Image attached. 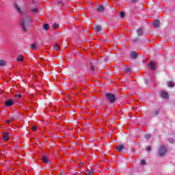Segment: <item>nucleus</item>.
<instances>
[{"mask_svg":"<svg viewBox=\"0 0 175 175\" xmlns=\"http://www.w3.org/2000/svg\"><path fill=\"white\" fill-rule=\"evenodd\" d=\"M31 20L32 18H31V16L28 15L25 16L22 18L21 24L22 29H23L25 32H27V31H28V27H31Z\"/></svg>","mask_w":175,"mask_h":175,"instance_id":"obj_1","label":"nucleus"},{"mask_svg":"<svg viewBox=\"0 0 175 175\" xmlns=\"http://www.w3.org/2000/svg\"><path fill=\"white\" fill-rule=\"evenodd\" d=\"M105 98L109 102V103H116V101L117 100V98H116V95L111 94V93H106L105 94Z\"/></svg>","mask_w":175,"mask_h":175,"instance_id":"obj_2","label":"nucleus"},{"mask_svg":"<svg viewBox=\"0 0 175 175\" xmlns=\"http://www.w3.org/2000/svg\"><path fill=\"white\" fill-rule=\"evenodd\" d=\"M166 146H161L159 149V154L160 157H163L167 152Z\"/></svg>","mask_w":175,"mask_h":175,"instance_id":"obj_3","label":"nucleus"},{"mask_svg":"<svg viewBox=\"0 0 175 175\" xmlns=\"http://www.w3.org/2000/svg\"><path fill=\"white\" fill-rule=\"evenodd\" d=\"M94 27L95 32H97L98 33H100L103 31V29H102V26L99 25H95Z\"/></svg>","mask_w":175,"mask_h":175,"instance_id":"obj_4","label":"nucleus"},{"mask_svg":"<svg viewBox=\"0 0 175 175\" xmlns=\"http://www.w3.org/2000/svg\"><path fill=\"white\" fill-rule=\"evenodd\" d=\"M159 95L163 99H167L169 98V94L166 92H160Z\"/></svg>","mask_w":175,"mask_h":175,"instance_id":"obj_5","label":"nucleus"},{"mask_svg":"<svg viewBox=\"0 0 175 175\" xmlns=\"http://www.w3.org/2000/svg\"><path fill=\"white\" fill-rule=\"evenodd\" d=\"M14 105V101L13 100H8L5 102V107H10V106H13Z\"/></svg>","mask_w":175,"mask_h":175,"instance_id":"obj_6","label":"nucleus"},{"mask_svg":"<svg viewBox=\"0 0 175 175\" xmlns=\"http://www.w3.org/2000/svg\"><path fill=\"white\" fill-rule=\"evenodd\" d=\"M96 10L97 12H98L99 13H103V12L105 11V7H103V5H98L96 8Z\"/></svg>","mask_w":175,"mask_h":175,"instance_id":"obj_7","label":"nucleus"},{"mask_svg":"<svg viewBox=\"0 0 175 175\" xmlns=\"http://www.w3.org/2000/svg\"><path fill=\"white\" fill-rule=\"evenodd\" d=\"M124 148H125V146H124V145H118V147L116 148V150L119 152H122Z\"/></svg>","mask_w":175,"mask_h":175,"instance_id":"obj_8","label":"nucleus"},{"mask_svg":"<svg viewBox=\"0 0 175 175\" xmlns=\"http://www.w3.org/2000/svg\"><path fill=\"white\" fill-rule=\"evenodd\" d=\"M10 137L8 133H3V140H4V142H6L8 139H10Z\"/></svg>","mask_w":175,"mask_h":175,"instance_id":"obj_9","label":"nucleus"},{"mask_svg":"<svg viewBox=\"0 0 175 175\" xmlns=\"http://www.w3.org/2000/svg\"><path fill=\"white\" fill-rule=\"evenodd\" d=\"M42 159L44 163H50V161H49V157L46 155H43Z\"/></svg>","mask_w":175,"mask_h":175,"instance_id":"obj_10","label":"nucleus"},{"mask_svg":"<svg viewBox=\"0 0 175 175\" xmlns=\"http://www.w3.org/2000/svg\"><path fill=\"white\" fill-rule=\"evenodd\" d=\"M149 67L150 70H155L156 69V64L154 62H150L149 64Z\"/></svg>","mask_w":175,"mask_h":175,"instance_id":"obj_11","label":"nucleus"},{"mask_svg":"<svg viewBox=\"0 0 175 175\" xmlns=\"http://www.w3.org/2000/svg\"><path fill=\"white\" fill-rule=\"evenodd\" d=\"M153 25L154 28H158L161 25V22L158 20H156L153 23Z\"/></svg>","mask_w":175,"mask_h":175,"instance_id":"obj_12","label":"nucleus"},{"mask_svg":"<svg viewBox=\"0 0 175 175\" xmlns=\"http://www.w3.org/2000/svg\"><path fill=\"white\" fill-rule=\"evenodd\" d=\"M131 58H137V57H139V55H137V53H136V51H131Z\"/></svg>","mask_w":175,"mask_h":175,"instance_id":"obj_13","label":"nucleus"},{"mask_svg":"<svg viewBox=\"0 0 175 175\" xmlns=\"http://www.w3.org/2000/svg\"><path fill=\"white\" fill-rule=\"evenodd\" d=\"M137 33L138 35V36H142V35H143V28H139L137 30Z\"/></svg>","mask_w":175,"mask_h":175,"instance_id":"obj_14","label":"nucleus"},{"mask_svg":"<svg viewBox=\"0 0 175 175\" xmlns=\"http://www.w3.org/2000/svg\"><path fill=\"white\" fill-rule=\"evenodd\" d=\"M14 6L15 9L18 12V13H21V9H20V7L17 5V3H14Z\"/></svg>","mask_w":175,"mask_h":175,"instance_id":"obj_15","label":"nucleus"},{"mask_svg":"<svg viewBox=\"0 0 175 175\" xmlns=\"http://www.w3.org/2000/svg\"><path fill=\"white\" fill-rule=\"evenodd\" d=\"M167 84V87H170V88H173V87H174V83L172 81H168Z\"/></svg>","mask_w":175,"mask_h":175,"instance_id":"obj_16","label":"nucleus"},{"mask_svg":"<svg viewBox=\"0 0 175 175\" xmlns=\"http://www.w3.org/2000/svg\"><path fill=\"white\" fill-rule=\"evenodd\" d=\"M0 66H6V61L0 59Z\"/></svg>","mask_w":175,"mask_h":175,"instance_id":"obj_17","label":"nucleus"},{"mask_svg":"<svg viewBox=\"0 0 175 175\" xmlns=\"http://www.w3.org/2000/svg\"><path fill=\"white\" fill-rule=\"evenodd\" d=\"M131 72H132V70H131V68L126 67V68H124V72H126L127 75H129Z\"/></svg>","mask_w":175,"mask_h":175,"instance_id":"obj_18","label":"nucleus"},{"mask_svg":"<svg viewBox=\"0 0 175 175\" xmlns=\"http://www.w3.org/2000/svg\"><path fill=\"white\" fill-rule=\"evenodd\" d=\"M119 16L120 18H124V17H125V12L121 11L119 14Z\"/></svg>","mask_w":175,"mask_h":175,"instance_id":"obj_19","label":"nucleus"},{"mask_svg":"<svg viewBox=\"0 0 175 175\" xmlns=\"http://www.w3.org/2000/svg\"><path fill=\"white\" fill-rule=\"evenodd\" d=\"M31 47L32 50H38V48L36 47V43H33L31 45Z\"/></svg>","mask_w":175,"mask_h":175,"instance_id":"obj_20","label":"nucleus"},{"mask_svg":"<svg viewBox=\"0 0 175 175\" xmlns=\"http://www.w3.org/2000/svg\"><path fill=\"white\" fill-rule=\"evenodd\" d=\"M49 28H50V27L49 26V24H44V25H43V29H44L45 31H47V29H49Z\"/></svg>","mask_w":175,"mask_h":175,"instance_id":"obj_21","label":"nucleus"},{"mask_svg":"<svg viewBox=\"0 0 175 175\" xmlns=\"http://www.w3.org/2000/svg\"><path fill=\"white\" fill-rule=\"evenodd\" d=\"M94 173V170H88V171H87V172H86V174H88V175H91V174H92Z\"/></svg>","mask_w":175,"mask_h":175,"instance_id":"obj_22","label":"nucleus"},{"mask_svg":"<svg viewBox=\"0 0 175 175\" xmlns=\"http://www.w3.org/2000/svg\"><path fill=\"white\" fill-rule=\"evenodd\" d=\"M31 12H32V13H38V8H31Z\"/></svg>","mask_w":175,"mask_h":175,"instance_id":"obj_23","label":"nucleus"},{"mask_svg":"<svg viewBox=\"0 0 175 175\" xmlns=\"http://www.w3.org/2000/svg\"><path fill=\"white\" fill-rule=\"evenodd\" d=\"M17 61L23 62V61H24V57L23 56H19L17 58Z\"/></svg>","mask_w":175,"mask_h":175,"instance_id":"obj_24","label":"nucleus"},{"mask_svg":"<svg viewBox=\"0 0 175 175\" xmlns=\"http://www.w3.org/2000/svg\"><path fill=\"white\" fill-rule=\"evenodd\" d=\"M145 139H146V140H148V139H151V135L150 134H146L145 135Z\"/></svg>","mask_w":175,"mask_h":175,"instance_id":"obj_25","label":"nucleus"},{"mask_svg":"<svg viewBox=\"0 0 175 175\" xmlns=\"http://www.w3.org/2000/svg\"><path fill=\"white\" fill-rule=\"evenodd\" d=\"M158 114H159V111L158 110H156L153 112L154 117H155V116H158Z\"/></svg>","mask_w":175,"mask_h":175,"instance_id":"obj_26","label":"nucleus"},{"mask_svg":"<svg viewBox=\"0 0 175 175\" xmlns=\"http://www.w3.org/2000/svg\"><path fill=\"white\" fill-rule=\"evenodd\" d=\"M53 28H59V25L57 23H53Z\"/></svg>","mask_w":175,"mask_h":175,"instance_id":"obj_27","label":"nucleus"},{"mask_svg":"<svg viewBox=\"0 0 175 175\" xmlns=\"http://www.w3.org/2000/svg\"><path fill=\"white\" fill-rule=\"evenodd\" d=\"M54 49L55 50H59V45H58V44H56L55 46H54Z\"/></svg>","mask_w":175,"mask_h":175,"instance_id":"obj_28","label":"nucleus"},{"mask_svg":"<svg viewBox=\"0 0 175 175\" xmlns=\"http://www.w3.org/2000/svg\"><path fill=\"white\" fill-rule=\"evenodd\" d=\"M141 165H142V166H144V165H146V160L142 159L141 160Z\"/></svg>","mask_w":175,"mask_h":175,"instance_id":"obj_29","label":"nucleus"},{"mask_svg":"<svg viewBox=\"0 0 175 175\" xmlns=\"http://www.w3.org/2000/svg\"><path fill=\"white\" fill-rule=\"evenodd\" d=\"M90 70H92V72H94V70H95V67H94L92 64L90 65Z\"/></svg>","mask_w":175,"mask_h":175,"instance_id":"obj_30","label":"nucleus"},{"mask_svg":"<svg viewBox=\"0 0 175 175\" xmlns=\"http://www.w3.org/2000/svg\"><path fill=\"white\" fill-rule=\"evenodd\" d=\"M38 130V126H32V131H33L34 132Z\"/></svg>","mask_w":175,"mask_h":175,"instance_id":"obj_31","label":"nucleus"},{"mask_svg":"<svg viewBox=\"0 0 175 175\" xmlns=\"http://www.w3.org/2000/svg\"><path fill=\"white\" fill-rule=\"evenodd\" d=\"M58 3H59V5H64V1H62V0H59V1H58Z\"/></svg>","mask_w":175,"mask_h":175,"instance_id":"obj_32","label":"nucleus"},{"mask_svg":"<svg viewBox=\"0 0 175 175\" xmlns=\"http://www.w3.org/2000/svg\"><path fill=\"white\" fill-rule=\"evenodd\" d=\"M146 151H150L151 150V146H146Z\"/></svg>","mask_w":175,"mask_h":175,"instance_id":"obj_33","label":"nucleus"},{"mask_svg":"<svg viewBox=\"0 0 175 175\" xmlns=\"http://www.w3.org/2000/svg\"><path fill=\"white\" fill-rule=\"evenodd\" d=\"M21 94H15V98H21Z\"/></svg>","mask_w":175,"mask_h":175,"instance_id":"obj_34","label":"nucleus"},{"mask_svg":"<svg viewBox=\"0 0 175 175\" xmlns=\"http://www.w3.org/2000/svg\"><path fill=\"white\" fill-rule=\"evenodd\" d=\"M131 1H132L133 3H137V2H139V0H131Z\"/></svg>","mask_w":175,"mask_h":175,"instance_id":"obj_35","label":"nucleus"},{"mask_svg":"<svg viewBox=\"0 0 175 175\" xmlns=\"http://www.w3.org/2000/svg\"><path fill=\"white\" fill-rule=\"evenodd\" d=\"M10 122H12V120H9L7 121L8 125H10Z\"/></svg>","mask_w":175,"mask_h":175,"instance_id":"obj_36","label":"nucleus"},{"mask_svg":"<svg viewBox=\"0 0 175 175\" xmlns=\"http://www.w3.org/2000/svg\"><path fill=\"white\" fill-rule=\"evenodd\" d=\"M111 124H114V119L111 118Z\"/></svg>","mask_w":175,"mask_h":175,"instance_id":"obj_37","label":"nucleus"},{"mask_svg":"<svg viewBox=\"0 0 175 175\" xmlns=\"http://www.w3.org/2000/svg\"><path fill=\"white\" fill-rule=\"evenodd\" d=\"M79 163H80V165H84V163H83L81 161Z\"/></svg>","mask_w":175,"mask_h":175,"instance_id":"obj_38","label":"nucleus"},{"mask_svg":"<svg viewBox=\"0 0 175 175\" xmlns=\"http://www.w3.org/2000/svg\"><path fill=\"white\" fill-rule=\"evenodd\" d=\"M170 143H174V139H172V142H170Z\"/></svg>","mask_w":175,"mask_h":175,"instance_id":"obj_39","label":"nucleus"},{"mask_svg":"<svg viewBox=\"0 0 175 175\" xmlns=\"http://www.w3.org/2000/svg\"><path fill=\"white\" fill-rule=\"evenodd\" d=\"M79 167L80 169H81V165H79Z\"/></svg>","mask_w":175,"mask_h":175,"instance_id":"obj_40","label":"nucleus"},{"mask_svg":"<svg viewBox=\"0 0 175 175\" xmlns=\"http://www.w3.org/2000/svg\"><path fill=\"white\" fill-rule=\"evenodd\" d=\"M12 120H14V118H12Z\"/></svg>","mask_w":175,"mask_h":175,"instance_id":"obj_41","label":"nucleus"}]
</instances>
